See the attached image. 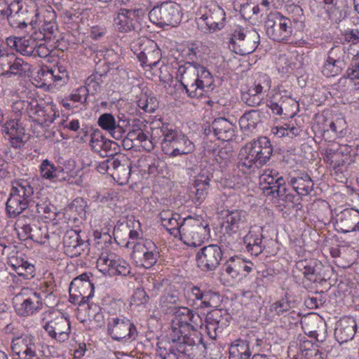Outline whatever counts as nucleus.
I'll return each mask as SVG.
<instances>
[{
	"label": "nucleus",
	"mask_w": 359,
	"mask_h": 359,
	"mask_svg": "<svg viewBox=\"0 0 359 359\" xmlns=\"http://www.w3.org/2000/svg\"><path fill=\"white\" fill-rule=\"evenodd\" d=\"M200 316L188 307H176L172 320L171 341H159L157 354L161 359H187L194 356V348L203 344L197 328L201 323Z\"/></svg>",
	"instance_id": "nucleus-1"
},
{
	"label": "nucleus",
	"mask_w": 359,
	"mask_h": 359,
	"mask_svg": "<svg viewBox=\"0 0 359 359\" xmlns=\"http://www.w3.org/2000/svg\"><path fill=\"white\" fill-rule=\"evenodd\" d=\"M201 43L194 41L188 45L187 62L180 65L177 71L180 86L190 98H199L215 88L212 74L204 66L195 61L201 56Z\"/></svg>",
	"instance_id": "nucleus-2"
},
{
	"label": "nucleus",
	"mask_w": 359,
	"mask_h": 359,
	"mask_svg": "<svg viewBox=\"0 0 359 359\" xmlns=\"http://www.w3.org/2000/svg\"><path fill=\"white\" fill-rule=\"evenodd\" d=\"M272 153L269 139L265 136L259 137L241 149L236 167L243 174L255 172L269 161Z\"/></svg>",
	"instance_id": "nucleus-3"
},
{
	"label": "nucleus",
	"mask_w": 359,
	"mask_h": 359,
	"mask_svg": "<svg viewBox=\"0 0 359 359\" xmlns=\"http://www.w3.org/2000/svg\"><path fill=\"white\" fill-rule=\"evenodd\" d=\"M161 134V148L165 154L175 157L190 154L194 150V144L184 134L176 130L168 124H162L153 129L152 137Z\"/></svg>",
	"instance_id": "nucleus-4"
},
{
	"label": "nucleus",
	"mask_w": 359,
	"mask_h": 359,
	"mask_svg": "<svg viewBox=\"0 0 359 359\" xmlns=\"http://www.w3.org/2000/svg\"><path fill=\"white\" fill-rule=\"evenodd\" d=\"M34 187L26 179H16L11 182L6 210L10 217H16L32 205Z\"/></svg>",
	"instance_id": "nucleus-5"
},
{
	"label": "nucleus",
	"mask_w": 359,
	"mask_h": 359,
	"mask_svg": "<svg viewBox=\"0 0 359 359\" xmlns=\"http://www.w3.org/2000/svg\"><path fill=\"white\" fill-rule=\"evenodd\" d=\"M107 334L114 341L131 342L137 337L138 331L135 325L123 316H109L107 319Z\"/></svg>",
	"instance_id": "nucleus-6"
},
{
	"label": "nucleus",
	"mask_w": 359,
	"mask_h": 359,
	"mask_svg": "<svg viewBox=\"0 0 359 359\" xmlns=\"http://www.w3.org/2000/svg\"><path fill=\"white\" fill-rule=\"evenodd\" d=\"M271 87V79L266 74H257L252 81L249 82L241 92V100L247 105L256 107L261 104L264 95Z\"/></svg>",
	"instance_id": "nucleus-7"
},
{
	"label": "nucleus",
	"mask_w": 359,
	"mask_h": 359,
	"mask_svg": "<svg viewBox=\"0 0 359 359\" xmlns=\"http://www.w3.org/2000/svg\"><path fill=\"white\" fill-rule=\"evenodd\" d=\"M259 43V35L255 29L237 28L231 34L229 48L237 55H245L253 53Z\"/></svg>",
	"instance_id": "nucleus-8"
},
{
	"label": "nucleus",
	"mask_w": 359,
	"mask_h": 359,
	"mask_svg": "<svg viewBox=\"0 0 359 359\" xmlns=\"http://www.w3.org/2000/svg\"><path fill=\"white\" fill-rule=\"evenodd\" d=\"M186 298L189 306L196 310L217 307L221 301L219 292L194 285L187 289Z\"/></svg>",
	"instance_id": "nucleus-9"
},
{
	"label": "nucleus",
	"mask_w": 359,
	"mask_h": 359,
	"mask_svg": "<svg viewBox=\"0 0 359 359\" xmlns=\"http://www.w3.org/2000/svg\"><path fill=\"white\" fill-rule=\"evenodd\" d=\"M13 304L19 316H31L41 310L42 297L41 293L29 287H23L13 299Z\"/></svg>",
	"instance_id": "nucleus-10"
},
{
	"label": "nucleus",
	"mask_w": 359,
	"mask_h": 359,
	"mask_svg": "<svg viewBox=\"0 0 359 359\" xmlns=\"http://www.w3.org/2000/svg\"><path fill=\"white\" fill-rule=\"evenodd\" d=\"M149 18L153 23L160 27H176L182 19L180 6L171 1H162L150 11Z\"/></svg>",
	"instance_id": "nucleus-11"
},
{
	"label": "nucleus",
	"mask_w": 359,
	"mask_h": 359,
	"mask_svg": "<svg viewBox=\"0 0 359 359\" xmlns=\"http://www.w3.org/2000/svg\"><path fill=\"white\" fill-rule=\"evenodd\" d=\"M181 229L180 238L190 246H199L210 236L208 224L191 217L183 219Z\"/></svg>",
	"instance_id": "nucleus-12"
},
{
	"label": "nucleus",
	"mask_w": 359,
	"mask_h": 359,
	"mask_svg": "<svg viewBox=\"0 0 359 359\" xmlns=\"http://www.w3.org/2000/svg\"><path fill=\"white\" fill-rule=\"evenodd\" d=\"M265 28L269 37L278 42L287 41L293 32L292 20L278 12L268 16Z\"/></svg>",
	"instance_id": "nucleus-13"
},
{
	"label": "nucleus",
	"mask_w": 359,
	"mask_h": 359,
	"mask_svg": "<svg viewBox=\"0 0 359 359\" xmlns=\"http://www.w3.org/2000/svg\"><path fill=\"white\" fill-rule=\"evenodd\" d=\"M236 126L224 117L215 118L203 126V134L207 138L215 137L221 141H231L236 136Z\"/></svg>",
	"instance_id": "nucleus-14"
},
{
	"label": "nucleus",
	"mask_w": 359,
	"mask_h": 359,
	"mask_svg": "<svg viewBox=\"0 0 359 359\" xmlns=\"http://www.w3.org/2000/svg\"><path fill=\"white\" fill-rule=\"evenodd\" d=\"M213 178V169L211 167L204 168L190 182V198L196 205H201L206 198L211 187Z\"/></svg>",
	"instance_id": "nucleus-15"
},
{
	"label": "nucleus",
	"mask_w": 359,
	"mask_h": 359,
	"mask_svg": "<svg viewBox=\"0 0 359 359\" xmlns=\"http://www.w3.org/2000/svg\"><path fill=\"white\" fill-rule=\"evenodd\" d=\"M223 251L220 246L210 244L201 248L196 254L197 266L204 272L215 271L223 259Z\"/></svg>",
	"instance_id": "nucleus-16"
},
{
	"label": "nucleus",
	"mask_w": 359,
	"mask_h": 359,
	"mask_svg": "<svg viewBox=\"0 0 359 359\" xmlns=\"http://www.w3.org/2000/svg\"><path fill=\"white\" fill-rule=\"evenodd\" d=\"M144 14L142 9L122 8L114 18V26L120 32H139L142 29L141 20Z\"/></svg>",
	"instance_id": "nucleus-17"
},
{
	"label": "nucleus",
	"mask_w": 359,
	"mask_h": 359,
	"mask_svg": "<svg viewBox=\"0 0 359 359\" xmlns=\"http://www.w3.org/2000/svg\"><path fill=\"white\" fill-rule=\"evenodd\" d=\"M348 56L345 48L340 46L332 47L327 53L321 72L326 77H334L346 67Z\"/></svg>",
	"instance_id": "nucleus-18"
},
{
	"label": "nucleus",
	"mask_w": 359,
	"mask_h": 359,
	"mask_svg": "<svg viewBox=\"0 0 359 359\" xmlns=\"http://www.w3.org/2000/svg\"><path fill=\"white\" fill-rule=\"evenodd\" d=\"M323 265L316 259H304L296 262L295 270L304 276L303 285L305 288L311 287L312 283H319L323 278Z\"/></svg>",
	"instance_id": "nucleus-19"
},
{
	"label": "nucleus",
	"mask_w": 359,
	"mask_h": 359,
	"mask_svg": "<svg viewBox=\"0 0 359 359\" xmlns=\"http://www.w3.org/2000/svg\"><path fill=\"white\" fill-rule=\"evenodd\" d=\"M285 180L273 170H266L260 177V186L264 194L274 198L285 194Z\"/></svg>",
	"instance_id": "nucleus-20"
},
{
	"label": "nucleus",
	"mask_w": 359,
	"mask_h": 359,
	"mask_svg": "<svg viewBox=\"0 0 359 359\" xmlns=\"http://www.w3.org/2000/svg\"><path fill=\"white\" fill-rule=\"evenodd\" d=\"M11 348L13 354L17 355L18 359H39L36 339L30 334L13 338Z\"/></svg>",
	"instance_id": "nucleus-21"
},
{
	"label": "nucleus",
	"mask_w": 359,
	"mask_h": 359,
	"mask_svg": "<svg viewBox=\"0 0 359 359\" xmlns=\"http://www.w3.org/2000/svg\"><path fill=\"white\" fill-rule=\"evenodd\" d=\"M97 124L101 128L109 132L113 138L121 140L126 135L129 121L119 116L116 121L111 114L104 113L98 118Z\"/></svg>",
	"instance_id": "nucleus-22"
},
{
	"label": "nucleus",
	"mask_w": 359,
	"mask_h": 359,
	"mask_svg": "<svg viewBox=\"0 0 359 359\" xmlns=\"http://www.w3.org/2000/svg\"><path fill=\"white\" fill-rule=\"evenodd\" d=\"M43 328L51 339L57 341L64 342L69 338L70 321L62 316L58 315L46 322L43 325Z\"/></svg>",
	"instance_id": "nucleus-23"
},
{
	"label": "nucleus",
	"mask_w": 359,
	"mask_h": 359,
	"mask_svg": "<svg viewBox=\"0 0 359 359\" xmlns=\"http://www.w3.org/2000/svg\"><path fill=\"white\" fill-rule=\"evenodd\" d=\"M334 225L344 233L359 231V210L345 208L336 215Z\"/></svg>",
	"instance_id": "nucleus-24"
},
{
	"label": "nucleus",
	"mask_w": 359,
	"mask_h": 359,
	"mask_svg": "<svg viewBox=\"0 0 359 359\" xmlns=\"http://www.w3.org/2000/svg\"><path fill=\"white\" fill-rule=\"evenodd\" d=\"M229 318L226 312L221 309H214L208 313L205 320V330L210 339H215L217 334L228 326Z\"/></svg>",
	"instance_id": "nucleus-25"
},
{
	"label": "nucleus",
	"mask_w": 359,
	"mask_h": 359,
	"mask_svg": "<svg viewBox=\"0 0 359 359\" xmlns=\"http://www.w3.org/2000/svg\"><path fill=\"white\" fill-rule=\"evenodd\" d=\"M111 176L119 184H126L130 179L132 162L123 154L114 156Z\"/></svg>",
	"instance_id": "nucleus-26"
},
{
	"label": "nucleus",
	"mask_w": 359,
	"mask_h": 359,
	"mask_svg": "<svg viewBox=\"0 0 359 359\" xmlns=\"http://www.w3.org/2000/svg\"><path fill=\"white\" fill-rule=\"evenodd\" d=\"M90 130L92 133L90 134V145L94 151L100 154L103 157L118 154L116 151L117 144L115 142L107 139L98 129L93 130L91 128Z\"/></svg>",
	"instance_id": "nucleus-27"
},
{
	"label": "nucleus",
	"mask_w": 359,
	"mask_h": 359,
	"mask_svg": "<svg viewBox=\"0 0 359 359\" xmlns=\"http://www.w3.org/2000/svg\"><path fill=\"white\" fill-rule=\"evenodd\" d=\"M224 226L226 233L241 235V232L248 228L245 212L241 210H226Z\"/></svg>",
	"instance_id": "nucleus-28"
},
{
	"label": "nucleus",
	"mask_w": 359,
	"mask_h": 359,
	"mask_svg": "<svg viewBox=\"0 0 359 359\" xmlns=\"http://www.w3.org/2000/svg\"><path fill=\"white\" fill-rule=\"evenodd\" d=\"M262 232L263 228L255 225L250 228L248 233L243 238L246 250L252 255L258 256L265 248L262 241Z\"/></svg>",
	"instance_id": "nucleus-29"
},
{
	"label": "nucleus",
	"mask_w": 359,
	"mask_h": 359,
	"mask_svg": "<svg viewBox=\"0 0 359 359\" xmlns=\"http://www.w3.org/2000/svg\"><path fill=\"white\" fill-rule=\"evenodd\" d=\"M324 8L329 19L336 24H339L347 17V0H327L324 3Z\"/></svg>",
	"instance_id": "nucleus-30"
},
{
	"label": "nucleus",
	"mask_w": 359,
	"mask_h": 359,
	"mask_svg": "<svg viewBox=\"0 0 359 359\" xmlns=\"http://www.w3.org/2000/svg\"><path fill=\"white\" fill-rule=\"evenodd\" d=\"M148 123L144 121L135 119L132 128L127 133L128 140H137L140 143H144V147H148L149 150L154 149L152 140H149V132Z\"/></svg>",
	"instance_id": "nucleus-31"
},
{
	"label": "nucleus",
	"mask_w": 359,
	"mask_h": 359,
	"mask_svg": "<svg viewBox=\"0 0 359 359\" xmlns=\"http://www.w3.org/2000/svg\"><path fill=\"white\" fill-rule=\"evenodd\" d=\"M39 168L41 176L53 182L65 181L69 176L63 167L55 165L48 159L41 162Z\"/></svg>",
	"instance_id": "nucleus-32"
},
{
	"label": "nucleus",
	"mask_w": 359,
	"mask_h": 359,
	"mask_svg": "<svg viewBox=\"0 0 359 359\" xmlns=\"http://www.w3.org/2000/svg\"><path fill=\"white\" fill-rule=\"evenodd\" d=\"M7 45L23 55L32 56L34 54L36 46V38L32 36L27 37H8L6 39Z\"/></svg>",
	"instance_id": "nucleus-33"
},
{
	"label": "nucleus",
	"mask_w": 359,
	"mask_h": 359,
	"mask_svg": "<svg viewBox=\"0 0 359 359\" xmlns=\"http://www.w3.org/2000/svg\"><path fill=\"white\" fill-rule=\"evenodd\" d=\"M357 324L353 318H344L337 324L334 335L340 343L351 340L356 332Z\"/></svg>",
	"instance_id": "nucleus-34"
},
{
	"label": "nucleus",
	"mask_w": 359,
	"mask_h": 359,
	"mask_svg": "<svg viewBox=\"0 0 359 359\" xmlns=\"http://www.w3.org/2000/svg\"><path fill=\"white\" fill-rule=\"evenodd\" d=\"M288 184L299 196H305L313 190L314 183L306 172H300L297 176L290 177Z\"/></svg>",
	"instance_id": "nucleus-35"
},
{
	"label": "nucleus",
	"mask_w": 359,
	"mask_h": 359,
	"mask_svg": "<svg viewBox=\"0 0 359 359\" xmlns=\"http://www.w3.org/2000/svg\"><path fill=\"white\" fill-rule=\"evenodd\" d=\"M348 149V147L344 146L336 150L330 149L327 151V162H330L336 173L343 172V167L349 159Z\"/></svg>",
	"instance_id": "nucleus-36"
},
{
	"label": "nucleus",
	"mask_w": 359,
	"mask_h": 359,
	"mask_svg": "<svg viewBox=\"0 0 359 359\" xmlns=\"http://www.w3.org/2000/svg\"><path fill=\"white\" fill-rule=\"evenodd\" d=\"M8 65V69L3 73L4 75L11 76V75L22 76L25 74L29 65L22 58L17 57L14 54L6 53L2 60Z\"/></svg>",
	"instance_id": "nucleus-37"
},
{
	"label": "nucleus",
	"mask_w": 359,
	"mask_h": 359,
	"mask_svg": "<svg viewBox=\"0 0 359 359\" xmlns=\"http://www.w3.org/2000/svg\"><path fill=\"white\" fill-rule=\"evenodd\" d=\"M8 264L17 273L19 276L24 279L29 280L35 276V266L29 263L27 260L18 257L10 258Z\"/></svg>",
	"instance_id": "nucleus-38"
},
{
	"label": "nucleus",
	"mask_w": 359,
	"mask_h": 359,
	"mask_svg": "<svg viewBox=\"0 0 359 359\" xmlns=\"http://www.w3.org/2000/svg\"><path fill=\"white\" fill-rule=\"evenodd\" d=\"M41 72L42 76L50 79L53 82L59 85L66 83L69 79L67 69L61 64H57L52 68L46 67Z\"/></svg>",
	"instance_id": "nucleus-39"
},
{
	"label": "nucleus",
	"mask_w": 359,
	"mask_h": 359,
	"mask_svg": "<svg viewBox=\"0 0 359 359\" xmlns=\"http://www.w3.org/2000/svg\"><path fill=\"white\" fill-rule=\"evenodd\" d=\"M262 123L261 112L252 109L246 111L239 119V125L244 132H252Z\"/></svg>",
	"instance_id": "nucleus-40"
},
{
	"label": "nucleus",
	"mask_w": 359,
	"mask_h": 359,
	"mask_svg": "<svg viewBox=\"0 0 359 359\" xmlns=\"http://www.w3.org/2000/svg\"><path fill=\"white\" fill-rule=\"evenodd\" d=\"M146 52H142V56H139V61L144 67H149L154 68L157 66L161 59V52L157 48L156 43L153 42V44L148 47Z\"/></svg>",
	"instance_id": "nucleus-41"
},
{
	"label": "nucleus",
	"mask_w": 359,
	"mask_h": 359,
	"mask_svg": "<svg viewBox=\"0 0 359 359\" xmlns=\"http://www.w3.org/2000/svg\"><path fill=\"white\" fill-rule=\"evenodd\" d=\"M249 342L238 339L235 340L229 349V359H250L251 356Z\"/></svg>",
	"instance_id": "nucleus-42"
},
{
	"label": "nucleus",
	"mask_w": 359,
	"mask_h": 359,
	"mask_svg": "<svg viewBox=\"0 0 359 359\" xmlns=\"http://www.w3.org/2000/svg\"><path fill=\"white\" fill-rule=\"evenodd\" d=\"M142 252V250L133 252L131 256L137 266L145 269H150L157 262L160 257V252L159 251H155L151 253H144Z\"/></svg>",
	"instance_id": "nucleus-43"
},
{
	"label": "nucleus",
	"mask_w": 359,
	"mask_h": 359,
	"mask_svg": "<svg viewBox=\"0 0 359 359\" xmlns=\"http://www.w3.org/2000/svg\"><path fill=\"white\" fill-rule=\"evenodd\" d=\"M137 104L145 112L151 114L158 108L159 102L154 94L143 93L137 100Z\"/></svg>",
	"instance_id": "nucleus-44"
},
{
	"label": "nucleus",
	"mask_w": 359,
	"mask_h": 359,
	"mask_svg": "<svg viewBox=\"0 0 359 359\" xmlns=\"http://www.w3.org/2000/svg\"><path fill=\"white\" fill-rule=\"evenodd\" d=\"M25 132L24 126L21 123L20 117L11 118L1 126V133L3 136L14 135L15 134H24Z\"/></svg>",
	"instance_id": "nucleus-45"
},
{
	"label": "nucleus",
	"mask_w": 359,
	"mask_h": 359,
	"mask_svg": "<svg viewBox=\"0 0 359 359\" xmlns=\"http://www.w3.org/2000/svg\"><path fill=\"white\" fill-rule=\"evenodd\" d=\"M295 306V301L288 294H285L281 299L272 304L270 310L276 315L281 316Z\"/></svg>",
	"instance_id": "nucleus-46"
},
{
	"label": "nucleus",
	"mask_w": 359,
	"mask_h": 359,
	"mask_svg": "<svg viewBox=\"0 0 359 359\" xmlns=\"http://www.w3.org/2000/svg\"><path fill=\"white\" fill-rule=\"evenodd\" d=\"M241 258L239 257H232L224 264L222 271L232 278H237L242 276L241 264Z\"/></svg>",
	"instance_id": "nucleus-47"
},
{
	"label": "nucleus",
	"mask_w": 359,
	"mask_h": 359,
	"mask_svg": "<svg viewBox=\"0 0 359 359\" xmlns=\"http://www.w3.org/2000/svg\"><path fill=\"white\" fill-rule=\"evenodd\" d=\"M113 258H116V254L108 252L101 253L97 261V268L104 275H109L110 268L112 265Z\"/></svg>",
	"instance_id": "nucleus-48"
},
{
	"label": "nucleus",
	"mask_w": 359,
	"mask_h": 359,
	"mask_svg": "<svg viewBox=\"0 0 359 359\" xmlns=\"http://www.w3.org/2000/svg\"><path fill=\"white\" fill-rule=\"evenodd\" d=\"M42 110L44 112L39 115L36 121L39 123H44L48 126L54 122L56 117L59 116V111L55 110L53 105L45 104Z\"/></svg>",
	"instance_id": "nucleus-49"
},
{
	"label": "nucleus",
	"mask_w": 359,
	"mask_h": 359,
	"mask_svg": "<svg viewBox=\"0 0 359 359\" xmlns=\"http://www.w3.org/2000/svg\"><path fill=\"white\" fill-rule=\"evenodd\" d=\"M130 243L133 244V252H139V250H142V252L144 253H151L155 251H159L155 243L150 239H142L141 241H137L136 243H134L133 241H128L126 243V246L128 247Z\"/></svg>",
	"instance_id": "nucleus-50"
},
{
	"label": "nucleus",
	"mask_w": 359,
	"mask_h": 359,
	"mask_svg": "<svg viewBox=\"0 0 359 359\" xmlns=\"http://www.w3.org/2000/svg\"><path fill=\"white\" fill-rule=\"evenodd\" d=\"M49 238L48 228L46 225L34 223L29 240L40 244H44Z\"/></svg>",
	"instance_id": "nucleus-51"
},
{
	"label": "nucleus",
	"mask_w": 359,
	"mask_h": 359,
	"mask_svg": "<svg viewBox=\"0 0 359 359\" xmlns=\"http://www.w3.org/2000/svg\"><path fill=\"white\" fill-rule=\"evenodd\" d=\"M34 224V222L27 223L25 215L18 219L16 225L18 226V235L21 241H27L30 238Z\"/></svg>",
	"instance_id": "nucleus-52"
},
{
	"label": "nucleus",
	"mask_w": 359,
	"mask_h": 359,
	"mask_svg": "<svg viewBox=\"0 0 359 359\" xmlns=\"http://www.w3.org/2000/svg\"><path fill=\"white\" fill-rule=\"evenodd\" d=\"M81 241V239L78 231L73 229L66 231L63 236L65 252L68 255L72 248L76 246Z\"/></svg>",
	"instance_id": "nucleus-53"
},
{
	"label": "nucleus",
	"mask_w": 359,
	"mask_h": 359,
	"mask_svg": "<svg viewBox=\"0 0 359 359\" xmlns=\"http://www.w3.org/2000/svg\"><path fill=\"white\" fill-rule=\"evenodd\" d=\"M93 296V293L90 292L87 296L85 295V292H83V290L78 289L77 287H72V285H69V302L74 304H84L87 303L90 298Z\"/></svg>",
	"instance_id": "nucleus-54"
},
{
	"label": "nucleus",
	"mask_w": 359,
	"mask_h": 359,
	"mask_svg": "<svg viewBox=\"0 0 359 359\" xmlns=\"http://www.w3.org/2000/svg\"><path fill=\"white\" fill-rule=\"evenodd\" d=\"M153 41L149 40L147 38H140L131 43L130 48L139 59V56H142V54H143L142 52L145 53L146 50L149 48L148 47L153 44Z\"/></svg>",
	"instance_id": "nucleus-55"
},
{
	"label": "nucleus",
	"mask_w": 359,
	"mask_h": 359,
	"mask_svg": "<svg viewBox=\"0 0 359 359\" xmlns=\"http://www.w3.org/2000/svg\"><path fill=\"white\" fill-rule=\"evenodd\" d=\"M45 105V103L43 102H39L38 100L32 98L30 100H27V116L29 118H34L36 116L39 118L40 114H43L44 111H43V108Z\"/></svg>",
	"instance_id": "nucleus-56"
},
{
	"label": "nucleus",
	"mask_w": 359,
	"mask_h": 359,
	"mask_svg": "<svg viewBox=\"0 0 359 359\" xmlns=\"http://www.w3.org/2000/svg\"><path fill=\"white\" fill-rule=\"evenodd\" d=\"M72 287H77L78 289H90L91 293L94 292V285L89 279L88 273H84L74 278L72 283Z\"/></svg>",
	"instance_id": "nucleus-57"
},
{
	"label": "nucleus",
	"mask_w": 359,
	"mask_h": 359,
	"mask_svg": "<svg viewBox=\"0 0 359 359\" xmlns=\"http://www.w3.org/2000/svg\"><path fill=\"white\" fill-rule=\"evenodd\" d=\"M180 219L181 217L177 218L173 217L162 224L166 230L175 238L178 236L180 237L182 234L181 227L182 226V222L181 223L180 222Z\"/></svg>",
	"instance_id": "nucleus-58"
},
{
	"label": "nucleus",
	"mask_w": 359,
	"mask_h": 359,
	"mask_svg": "<svg viewBox=\"0 0 359 359\" xmlns=\"http://www.w3.org/2000/svg\"><path fill=\"white\" fill-rule=\"evenodd\" d=\"M29 211L31 212L32 217L41 216L45 218H49V213L50 212L51 209L50 207L45 204L35 203V202L34 201L32 205L29 208Z\"/></svg>",
	"instance_id": "nucleus-59"
},
{
	"label": "nucleus",
	"mask_w": 359,
	"mask_h": 359,
	"mask_svg": "<svg viewBox=\"0 0 359 359\" xmlns=\"http://www.w3.org/2000/svg\"><path fill=\"white\" fill-rule=\"evenodd\" d=\"M88 307V316L93 317L94 321L98 326H102L104 323V316L102 309L96 304H90Z\"/></svg>",
	"instance_id": "nucleus-60"
},
{
	"label": "nucleus",
	"mask_w": 359,
	"mask_h": 359,
	"mask_svg": "<svg viewBox=\"0 0 359 359\" xmlns=\"http://www.w3.org/2000/svg\"><path fill=\"white\" fill-rule=\"evenodd\" d=\"M19 14H27V8H24L22 6V1H13L11 3H8V20L14 18Z\"/></svg>",
	"instance_id": "nucleus-61"
},
{
	"label": "nucleus",
	"mask_w": 359,
	"mask_h": 359,
	"mask_svg": "<svg viewBox=\"0 0 359 359\" xmlns=\"http://www.w3.org/2000/svg\"><path fill=\"white\" fill-rule=\"evenodd\" d=\"M27 100H19L14 102L11 106L15 117H21L27 115Z\"/></svg>",
	"instance_id": "nucleus-62"
},
{
	"label": "nucleus",
	"mask_w": 359,
	"mask_h": 359,
	"mask_svg": "<svg viewBox=\"0 0 359 359\" xmlns=\"http://www.w3.org/2000/svg\"><path fill=\"white\" fill-rule=\"evenodd\" d=\"M283 99L285 100L283 110L285 111V114L295 113V109L299 107L298 101H297L295 98L292 97V94L287 91L286 92V95H284Z\"/></svg>",
	"instance_id": "nucleus-63"
},
{
	"label": "nucleus",
	"mask_w": 359,
	"mask_h": 359,
	"mask_svg": "<svg viewBox=\"0 0 359 359\" xmlns=\"http://www.w3.org/2000/svg\"><path fill=\"white\" fill-rule=\"evenodd\" d=\"M347 77L351 81H356L355 86L359 88V61L353 60L346 70Z\"/></svg>",
	"instance_id": "nucleus-64"
}]
</instances>
